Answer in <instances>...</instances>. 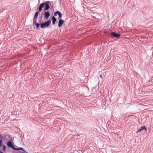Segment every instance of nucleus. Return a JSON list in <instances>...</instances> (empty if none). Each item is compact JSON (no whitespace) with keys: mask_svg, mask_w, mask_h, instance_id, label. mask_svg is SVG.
<instances>
[{"mask_svg":"<svg viewBox=\"0 0 153 153\" xmlns=\"http://www.w3.org/2000/svg\"><path fill=\"white\" fill-rule=\"evenodd\" d=\"M42 8H41L40 7H39L38 10L37 11L40 12L42 10Z\"/></svg>","mask_w":153,"mask_h":153,"instance_id":"f3484780","label":"nucleus"},{"mask_svg":"<svg viewBox=\"0 0 153 153\" xmlns=\"http://www.w3.org/2000/svg\"><path fill=\"white\" fill-rule=\"evenodd\" d=\"M0 153H4L2 151L0 150Z\"/></svg>","mask_w":153,"mask_h":153,"instance_id":"a211bd4d","label":"nucleus"},{"mask_svg":"<svg viewBox=\"0 0 153 153\" xmlns=\"http://www.w3.org/2000/svg\"><path fill=\"white\" fill-rule=\"evenodd\" d=\"M37 17H35V16H34L33 19V24L36 22V20H37Z\"/></svg>","mask_w":153,"mask_h":153,"instance_id":"4468645a","label":"nucleus"},{"mask_svg":"<svg viewBox=\"0 0 153 153\" xmlns=\"http://www.w3.org/2000/svg\"><path fill=\"white\" fill-rule=\"evenodd\" d=\"M33 25H35L36 26V28L37 29H39V27L40 26V24L39 23H36L33 24Z\"/></svg>","mask_w":153,"mask_h":153,"instance_id":"ddd939ff","label":"nucleus"},{"mask_svg":"<svg viewBox=\"0 0 153 153\" xmlns=\"http://www.w3.org/2000/svg\"><path fill=\"white\" fill-rule=\"evenodd\" d=\"M55 16H53L52 17V24L53 25H54L55 24V22L56 21V18H55Z\"/></svg>","mask_w":153,"mask_h":153,"instance_id":"9d476101","label":"nucleus"},{"mask_svg":"<svg viewBox=\"0 0 153 153\" xmlns=\"http://www.w3.org/2000/svg\"><path fill=\"white\" fill-rule=\"evenodd\" d=\"M49 4H51L49 1H47L45 2V8L44 10V11H45L50 8Z\"/></svg>","mask_w":153,"mask_h":153,"instance_id":"7ed1b4c3","label":"nucleus"},{"mask_svg":"<svg viewBox=\"0 0 153 153\" xmlns=\"http://www.w3.org/2000/svg\"><path fill=\"white\" fill-rule=\"evenodd\" d=\"M143 130H147L145 126H143L142 127H141L139 129H138L137 132H140Z\"/></svg>","mask_w":153,"mask_h":153,"instance_id":"1a4fd4ad","label":"nucleus"},{"mask_svg":"<svg viewBox=\"0 0 153 153\" xmlns=\"http://www.w3.org/2000/svg\"><path fill=\"white\" fill-rule=\"evenodd\" d=\"M23 150V151H24L25 152H26L27 153V152H26L25 151V150H24L22 148H21V147H19V148H15V150Z\"/></svg>","mask_w":153,"mask_h":153,"instance_id":"9b49d317","label":"nucleus"},{"mask_svg":"<svg viewBox=\"0 0 153 153\" xmlns=\"http://www.w3.org/2000/svg\"><path fill=\"white\" fill-rule=\"evenodd\" d=\"M71 153H73V152H71Z\"/></svg>","mask_w":153,"mask_h":153,"instance_id":"412c9836","label":"nucleus"},{"mask_svg":"<svg viewBox=\"0 0 153 153\" xmlns=\"http://www.w3.org/2000/svg\"><path fill=\"white\" fill-rule=\"evenodd\" d=\"M7 145L9 147L11 148H12L13 150H15V147L11 140H10L8 141L7 143Z\"/></svg>","mask_w":153,"mask_h":153,"instance_id":"39448f33","label":"nucleus"},{"mask_svg":"<svg viewBox=\"0 0 153 153\" xmlns=\"http://www.w3.org/2000/svg\"><path fill=\"white\" fill-rule=\"evenodd\" d=\"M3 150V149H0V150H1V151H2V150Z\"/></svg>","mask_w":153,"mask_h":153,"instance_id":"6ab92c4d","label":"nucleus"},{"mask_svg":"<svg viewBox=\"0 0 153 153\" xmlns=\"http://www.w3.org/2000/svg\"><path fill=\"white\" fill-rule=\"evenodd\" d=\"M45 4V2H43V3H41V4H40L39 5V7H40L41 8H43L44 7Z\"/></svg>","mask_w":153,"mask_h":153,"instance_id":"f8f14e48","label":"nucleus"},{"mask_svg":"<svg viewBox=\"0 0 153 153\" xmlns=\"http://www.w3.org/2000/svg\"><path fill=\"white\" fill-rule=\"evenodd\" d=\"M41 19L40 20H41ZM51 22V20H49L44 22L41 23V20L39 21V22L40 23V27L42 28H44L48 27L50 25Z\"/></svg>","mask_w":153,"mask_h":153,"instance_id":"f257e3e1","label":"nucleus"},{"mask_svg":"<svg viewBox=\"0 0 153 153\" xmlns=\"http://www.w3.org/2000/svg\"><path fill=\"white\" fill-rule=\"evenodd\" d=\"M2 149H3V151L4 152H5L6 149V146L5 145H3V143H2Z\"/></svg>","mask_w":153,"mask_h":153,"instance_id":"2eb2a0df","label":"nucleus"},{"mask_svg":"<svg viewBox=\"0 0 153 153\" xmlns=\"http://www.w3.org/2000/svg\"><path fill=\"white\" fill-rule=\"evenodd\" d=\"M57 15L59 16V17L58 18V20L62 19H61L62 16V13L59 11H56L54 13V15L55 16H56Z\"/></svg>","mask_w":153,"mask_h":153,"instance_id":"20e7f679","label":"nucleus"},{"mask_svg":"<svg viewBox=\"0 0 153 153\" xmlns=\"http://www.w3.org/2000/svg\"><path fill=\"white\" fill-rule=\"evenodd\" d=\"M44 18L46 19H48L50 16L49 12L48 11H45L44 13Z\"/></svg>","mask_w":153,"mask_h":153,"instance_id":"0eeeda50","label":"nucleus"},{"mask_svg":"<svg viewBox=\"0 0 153 153\" xmlns=\"http://www.w3.org/2000/svg\"><path fill=\"white\" fill-rule=\"evenodd\" d=\"M9 136L7 135H0V147H2V142L5 140L6 141Z\"/></svg>","mask_w":153,"mask_h":153,"instance_id":"f03ea898","label":"nucleus"},{"mask_svg":"<svg viewBox=\"0 0 153 153\" xmlns=\"http://www.w3.org/2000/svg\"><path fill=\"white\" fill-rule=\"evenodd\" d=\"M100 77H102V75H100Z\"/></svg>","mask_w":153,"mask_h":153,"instance_id":"aec40b11","label":"nucleus"},{"mask_svg":"<svg viewBox=\"0 0 153 153\" xmlns=\"http://www.w3.org/2000/svg\"><path fill=\"white\" fill-rule=\"evenodd\" d=\"M39 12H38V11H37L36 12L35 14H34V16H35V17H38V16L39 15Z\"/></svg>","mask_w":153,"mask_h":153,"instance_id":"dca6fc26","label":"nucleus"},{"mask_svg":"<svg viewBox=\"0 0 153 153\" xmlns=\"http://www.w3.org/2000/svg\"><path fill=\"white\" fill-rule=\"evenodd\" d=\"M111 35L112 36L114 37H116L117 38H119L120 36V34L117 33H116L112 32L111 34Z\"/></svg>","mask_w":153,"mask_h":153,"instance_id":"423d86ee","label":"nucleus"},{"mask_svg":"<svg viewBox=\"0 0 153 153\" xmlns=\"http://www.w3.org/2000/svg\"><path fill=\"white\" fill-rule=\"evenodd\" d=\"M64 22V20L62 19H60L58 22V27H61Z\"/></svg>","mask_w":153,"mask_h":153,"instance_id":"6e6552de","label":"nucleus"}]
</instances>
